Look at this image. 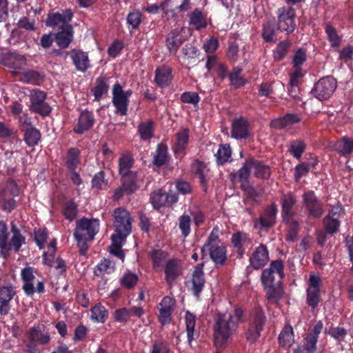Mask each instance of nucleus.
I'll list each match as a JSON object with an SVG mask.
<instances>
[{
  "instance_id": "obj_1",
  "label": "nucleus",
  "mask_w": 353,
  "mask_h": 353,
  "mask_svg": "<svg viewBox=\"0 0 353 353\" xmlns=\"http://www.w3.org/2000/svg\"><path fill=\"white\" fill-rule=\"evenodd\" d=\"M243 312L236 308L233 314L219 315L214 327V341L217 346L228 342L236 330L239 323L242 321Z\"/></svg>"
},
{
  "instance_id": "obj_2",
  "label": "nucleus",
  "mask_w": 353,
  "mask_h": 353,
  "mask_svg": "<svg viewBox=\"0 0 353 353\" xmlns=\"http://www.w3.org/2000/svg\"><path fill=\"white\" fill-rule=\"evenodd\" d=\"M46 252V265L49 266V274L55 276L62 275L67 270L65 261L56 254L57 241L54 239L50 241Z\"/></svg>"
},
{
  "instance_id": "obj_3",
  "label": "nucleus",
  "mask_w": 353,
  "mask_h": 353,
  "mask_svg": "<svg viewBox=\"0 0 353 353\" xmlns=\"http://www.w3.org/2000/svg\"><path fill=\"white\" fill-rule=\"evenodd\" d=\"M114 228L115 235L128 236L132 230V219L125 209L119 208L114 211Z\"/></svg>"
},
{
  "instance_id": "obj_4",
  "label": "nucleus",
  "mask_w": 353,
  "mask_h": 353,
  "mask_svg": "<svg viewBox=\"0 0 353 353\" xmlns=\"http://www.w3.org/2000/svg\"><path fill=\"white\" fill-rule=\"evenodd\" d=\"M99 230V221L98 219H88L83 218L77 223L74 232L75 239L81 240L88 238L92 240Z\"/></svg>"
},
{
  "instance_id": "obj_5",
  "label": "nucleus",
  "mask_w": 353,
  "mask_h": 353,
  "mask_svg": "<svg viewBox=\"0 0 353 353\" xmlns=\"http://www.w3.org/2000/svg\"><path fill=\"white\" fill-rule=\"evenodd\" d=\"M284 265L281 260L271 262L270 267L265 269L261 274L262 283H281L284 276Z\"/></svg>"
},
{
  "instance_id": "obj_6",
  "label": "nucleus",
  "mask_w": 353,
  "mask_h": 353,
  "mask_svg": "<svg viewBox=\"0 0 353 353\" xmlns=\"http://www.w3.org/2000/svg\"><path fill=\"white\" fill-rule=\"evenodd\" d=\"M43 330V324H39L30 329L27 344L28 353H43L44 347Z\"/></svg>"
},
{
  "instance_id": "obj_7",
  "label": "nucleus",
  "mask_w": 353,
  "mask_h": 353,
  "mask_svg": "<svg viewBox=\"0 0 353 353\" xmlns=\"http://www.w3.org/2000/svg\"><path fill=\"white\" fill-rule=\"evenodd\" d=\"M336 88V81L331 77L321 79L314 85L312 92L319 101L328 99Z\"/></svg>"
},
{
  "instance_id": "obj_8",
  "label": "nucleus",
  "mask_w": 353,
  "mask_h": 353,
  "mask_svg": "<svg viewBox=\"0 0 353 353\" xmlns=\"http://www.w3.org/2000/svg\"><path fill=\"white\" fill-rule=\"evenodd\" d=\"M278 26L281 31L292 33L296 28L295 10L291 7H282L278 11Z\"/></svg>"
},
{
  "instance_id": "obj_9",
  "label": "nucleus",
  "mask_w": 353,
  "mask_h": 353,
  "mask_svg": "<svg viewBox=\"0 0 353 353\" xmlns=\"http://www.w3.org/2000/svg\"><path fill=\"white\" fill-rule=\"evenodd\" d=\"M264 313L260 309L255 310L250 318V326L247 332V339L251 342H255L260 336V332L264 324Z\"/></svg>"
},
{
  "instance_id": "obj_10",
  "label": "nucleus",
  "mask_w": 353,
  "mask_h": 353,
  "mask_svg": "<svg viewBox=\"0 0 353 353\" xmlns=\"http://www.w3.org/2000/svg\"><path fill=\"white\" fill-rule=\"evenodd\" d=\"M322 284L321 279L319 276L310 274L308 280V287L307 288L306 301L308 305L315 308L321 301L320 288Z\"/></svg>"
},
{
  "instance_id": "obj_11",
  "label": "nucleus",
  "mask_w": 353,
  "mask_h": 353,
  "mask_svg": "<svg viewBox=\"0 0 353 353\" xmlns=\"http://www.w3.org/2000/svg\"><path fill=\"white\" fill-rule=\"evenodd\" d=\"M303 203L310 216L319 218L323 214V203L313 191H307L303 194Z\"/></svg>"
},
{
  "instance_id": "obj_12",
  "label": "nucleus",
  "mask_w": 353,
  "mask_h": 353,
  "mask_svg": "<svg viewBox=\"0 0 353 353\" xmlns=\"http://www.w3.org/2000/svg\"><path fill=\"white\" fill-rule=\"evenodd\" d=\"M16 295L15 288L12 284L0 285V315L6 316L11 310V301Z\"/></svg>"
},
{
  "instance_id": "obj_13",
  "label": "nucleus",
  "mask_w": 353,
  "mask_h": 353,
  "mask_svg": "<svg viewBox=\"0 0 353 353\" xmlns=\"http://www.w3.org/2000/svg\"><path fill=\"white\" fill-rule=\"evenodd\" d=\"M343 214L341 205L332 206L329 210L328 214L323 219V225L327 232L335 233L340 225V218Z\"/></svg>"
},
{
  "instance_id": "obj_14",
  "label": "nucleus",
  "mask_w": 353,
  "mask_h": 353,
  "mask_svg": "<svg viewBox=\"0 0 353 353\" xmlns=\"http://www.w3.org/2000/svg\"><path fill=\"white\" fill-rule=\"evenodd\" d=\"M11 232L12 233V236L10 241L8 242V240H7V251L0 252L1 256L4 259H7L10 256V251L12 250L15 252H18L22 245L26 243L25 236L21 234L19 229L13 222L11 223Z\"/></svg>"
},
{
  "instance_id": "obj_15",
  "label": "nucleus",
  "mask_w": 353,
  "mask_h": 353,
  "mask_svg": "<svg viewBox=\"0 0 353 353\" xmlns=\"http://www.w3.org/2000/svg\"><path fill=\"white\" fill-rule=\"evenodd\" d=\"M277 207L274 203L267 207L260 217L254 222V228L259 230L267 229L275 223Z\"/></svg>"
},
{
  "instance_id": "obj_16",
  "label": "nucleus",
  "mask_w": 353,
  "mask_h": 353,
  "mask_svg": "<svg viewBox=\"0 0 353 353\" xmlns=\"http://www.w3.org/2000/svg\"><path fill=\"white\" fill-rule=\"evenodd\" d=\"M129 100L123 94V88L117 82L112 88V103L117 108V112L124 116L127 114Z\"/></svg>"
},
{
  "instance_id": "obj_17",
  "label": "nucleus",
  "mask_w": 353,
  "mask_h": 353,
  "mask_svg": "<svg viewBox=\"0 0 353 353\" xmlns=\"http://www.w3.org/2000/svg\"><path fill=\"white\" fill-rule=\"evenodd\" d=\"M133 160L130 155H123L119 161V171L122 180H129L137 182V172L131 170Z\"/></svg>"
},
{
  "instance_id": "obj_18",
  "label": "nucleus",
  "mask_w": 353,
  "mask_h": 353,
  "mask_svg": "<svg viewBox=\"0 0 353 353\" xmlns=\"http://www.w3.org/2000/svg\"><path fill=\"white\" fill-rule=\"evenodd\" d=\"M269 261V252L267 247L261 244L256 248L250 257V264L255 270L263 267Z\"/></svg>"
},
{
  "instance_id": "obj_19",
  "label": "nucleus",
  "mask_w": 353,
  "mask_h": 353,
  "mask_svg": "<svg viewBox=\"0 0 353 353\" xmlns=\"http://www.w3.org/2000/svg\"><path fill=\"white\" fill-rule=\"evenodd\" d=\"M165 279L169 285H172L181 274L180 261L176 259L169 260L164 267Z\"/></svg>"
},
{
  "instance_id": "obj_20",
  "label": "nucleus",
  "mask_w": 353,
  "mask_h": 353,
  "mask_svg": "<svg viewBox=\"0 0 353 353\" xmlns=\"http://www.w3.org/2000/svg\"><path fill=\"white\" fill-rule=\"evenodd\" d=\"M70 58L77 70L85 72L91 67L88 54L80 50H72Z\"/></svg>"
},
{
  "instance_id": "obj_21",
  "label": "nucleus",
  "mask_w": 353,
  "mask_h": 353,
  "mask_svg": "<svg viewBox=\"0 0 353 353\" xmlns=\"http://www.w3.org/2000/svg\"><path fill=\"white\" fill-rule=\"evenodd\" d=\"M175 300L170 296H165L159 304V319L164 325L171 321V315L174 310Z\"/></svg>"
},
{
  "instance_id": "obj_22",
  "label": "nucleus",
  "mask_w": 353,
  "mask_h": 353,
  "mask_svg": "<svg viewBox=\"0 0 353 353\" xmlns=\"http://www.w3.org/2000/svg\"><path fill=\"white\" fill-rule=\"evenodd\" d=\"M73 17V12L70 9L62 10L61 12H57L52 14H49L48 20L46 21L48 26H55L58 25H68Z\"/></svg>"
},
{
  "instance_id": "obj_23",
  "label": "nucleus",
  "mask_w": 353,
  "mask_h": 353,
  "mask_svg": "<svg viewBox=\"0 0 353 353\" xmlns=\"http://www.w3.org/2000/svg\"><path fill=\"white\" fill-rule=\"evenodd\" d=\"M203 263L196 265L192 273L191 281L192 285V290L195 296H199L204 286L205 280L203 277Z\"/></svg>"
},
{
  "instance_id": "obj_24",
  "label": "nucleus",
  "mask_w": 353,
  "mask_h": 353,
  "mask_svg": "<svg viewBox=\"0 0 353 353\" xmlns=\"http://www.w3.org/2000/svg\"><path fill=\"white\" fill-rule=\"evenodd\" d=\"M249 136L248 123L241 117L235 119L232 125V137L236 139H245Z\"/></svg>"
},
{
  "instance_id": "obj_25",
  "label": "nucleus",
  "mask_w": 353,
  "mask_h": 353,
  "mask_svg": "<svg viewBox=\"0 0 353 353\" xmlns=\"http://www.w3.org/2000/svg\"><path fill=\"white\" fill-rule=\"evenodd\" d=\"M192 174L200 179L201 185L204 187L209 179V169L205 163L195 160L192 162L190 168Z\"/></svg>"
},
{
  "instance_id": "obj_26",
  "label": "nucleus",
  "mask_w": 353,
  "mask_h": 353,
  "mask_svg": "<svg viewBox=\"0 0 353 353\" xmlns=\"http://www.w3.org/2000/svg\"><path fill=\"white\" fill-rule=\"evenodd\" d=\"M94 119L92 114L88 111H83L81 113L77 124L74 128L77 134H83L88 130L94 124Z\"/></svg>"
},
{
  "instance_id": "obj_27",
  "label": "nucleus",
  "mask_w": 353,
  "mask_h": 353,
  "mask_svg": "<svg viewBox=\"0 0 353 353\" xmlns=\"http://www.w3.org/2000/svg\"><path fill=\"white\" fill-rule=\"evenodd\" d=\"M21 279L23 282V290L28 295H32L35 292V288L33 284L34 276L33 274V268L32 267H26L21 270Z\"/></svg>"
},
{
  "instance_id": "obj_28",
  "label": "nucleus",
  "mask_w": 353,
  "mask_h": 353,
  "mask_svg": "<svg viewBox=\"0 0 353 353\" xmlns=\"http://www.w3.org/2000/svg\"><path fill=\"white\" fill-rule=\"evenodd\" d=\"M58 46L68 48L72 40V27L70 25L62 26V30L54 35Z\"/></svg>"
},
{
  "instance_id": "obj_29",
  "label": "nucleus",
  "mask_w": 353,
  "mask_h": 353,
  "mask_svg": "<svg viewBox=\"0 0 353 353\" xmlns=\"http://www.w3.org/2000/svg\"><path fill=\"white\" fill-rule=\"evenodd\" d=\"M263 285L269 302L276 303L283 297V292L281 283H263Z\"/></svg>"
},
{
  "instance_id": "obj_30",
  "label": "nucleus",
  "mask_w": 353,
  "mask_h": 353,
  "mask_svg": "<svg viewBox=\"0 0 353 353\" xmlns=\"http://www.w3.org/2000/svg\"><path fill=\"white\" fill-rule=\"evenodd\" d=\"M30 109L32 112L44 117V92L34 90L31 95Z\"/></svg>"
},
{
  "instance_id": "obj_31",
  "label": "nucleus",
  "mask_w": 353,
  "mask_h": 353,
  "mask_svg": "<svg viewBox=\"0 0 353 353\" xmlns=\"http://www.w3.org/2000/svg\"><path fill=\"white\" fill-rule=\"evenodd\" d=\"M332 148L342 156L350 154L353 152V139L343 137L336 141Z\"/></svg>"
},
{
  "instance_id": "obj_32",
  "label": "nucleus",
  "mask_w": 353,
  "mask_h": 353,
  "mask_svg": "<svg viewBox=\"0 0 353 353\" xmlns=\"http://www.w3.org/2000/svg\"><path fill=\"white\" fill-rule=\"evenodd\" d=\"M155 82L159 87L168 86L172 79V70L167 67L157 68L155 72Z\"/></svg>"
},
{
  "instance_id": "obj_33",
  "label": "nucleus",
  "mask_w": 353,
  "mask_h": 353,
  "mask_svg": "<svg viewBox=\"0 0 353 353\" xmlns=\"http://www.w3.org/2000/svg\"><path fill=\"white\" fill-rule=\"evenodd\" d=\"M182 30L183 29L181 30L175 29L168 34L166 40V44L170 52L175 53L183 43L184 39L180 34Z\"/></svg>"
},
{
  "instance_id": "obj_34",
  "label": "nucleus",
  "mask_w": 353,
  "mask_h": 353,
  "mask_svg": "<svg viewBox=\"0 0 353 353\" xmlns=\"http://www.w3.org/2000/svg\"><path fill=\"white\" fill-rule=\"evenodd\" d=\"M127 236L112 234V243L110 247V252L123 261L125 254L121 249Z\"/></svg>"
},
{
  "instance_id": "obj_35",
  "label": "nucleus",
  "mask_w": 353,
  "mask_h": 353,
  "mask_svg": "<svg viewBox=\"0 0 353 353\" xmlns=\"http://www.w3.org/2000/svg\"><path fill=\"white\" fill-rule=\"evenodd\" d=\"M205 250L209 251L210 259L216 265H223L225 263L227 255L226 250L224 247L216 245L211 246L205 249Z\"/></svg>"
},
{
  "instance_id": "obj_36",
  "label": "nucleus",
  "mask_w": 353,
  "mask_h": 353,
  "mask_svg": "<svg viewBox=\"0 0 353 353\" xmlns=\"http://www.w3.org/2000/svg\"><path fill=\"white\" fill-rule=\"evenodd\" d=\"M137 189V185L136 181L122 180V185L115 190L114 199L119 200L125 194H132Z\"/></svg>"
},
{
  "instance_id": "obj_37",
  "label": "nucleus",
  "mask_w": 353,
  "mask_h": 353,
  "mask_svg": "<svg viewBox=\"0 0 353 353\" xmlns=\"http://www.w3.org/2000/svg\"><path fill=\"white\" fill-rule=\"evenodd\" d=\"M248 165H251L252 171L255 176L266 179L270 176V170L268 166L252 159H248Z\"/></svg>"
},
{
  "instance_id": "obj_38",
  "label": "nucleus",
  "mask_w": 353,
  "mask_h": 353,
  "mask_svg": "<svg viewBox=\"0 0 353 353\" xmlns=\"http://www.w3.org/2000/svg\"><path fill=\"white\" fill-rule=\"evenodd\" d=\"M296 198L292 193L285 194L282 196V214L284 217L292 216V207L296 203Z\"/></svg>"
},
{
  "instance_id": "obj_39",
  "label": "nucleus",
  "mask_w": 353,
  "mask_h": 353,
  "mask_svg": "<svg viewBox=\"0 0 353 353\" xmlns=\"http://www.w3.org/2000/svg\"><path fill=\"white\" fill-rule=\"evenodd\" d=\"M7 65L13 69L15 72H19L26 65L25 56L17 53H12L7 59Z\"/></svg>"
},
{
  "instance_id": "obj_40",
  "label": "nucleus",
  "mask_w": 353,
  "mask_h": 353,
  "mask_svg": "<svg viewBox=\"0 0 353 353\" xmlns=\"http://www.w3.org/2000/svg\"><path fill=\"white\" fill-rule=\"evenodd\" d=\"M80 163V151L75 148H70L66 156L65 164L71 171H74Z\"/></svg>"
},
{
  "instance_id": "obj_41",
  "label": "nucleus",
  "mask_w": 353,
  "mask_h": 353,
  "mask_svg": "<svg viewBox=\"0 0 353 353\" xmlns=\"http://www.w3.org/2000/svg\"><path fill=\"white\" fill-rule=\"evenodd\" d=\"M248 240L247 234L243 232H236L232 236V243L236 249L239 258H241L245 253L243 245L246 243Z\"/></svg>"
},
{
  "instance_id": "obj_42",
  "label": "nucleus",
  "mask_w": 353,
  "mask_h": 353,
  "mask_svg": "<svg viewBox=\"0 0 353 353\" xmlns=\"http://www.w3.org/2000/svg\"><path fill=\"white\" fill-rule=\"evenodd\" d=\"M306 148V143L303 140L294 139L290 141L288 147V151L292 157L296 159H300Z\"/></svg>"
},
{
  "instance_id": "obj_43",
  "label": "nucleus",
  "mask_w": 353,
  "mask_h": 353,
  "mask_svg": "<svg viewBox=\"0 0 353 353\" xmlns=\"http://www.w3.org/2000/svg\"><path fill=\"white\" fill-rule=\"evenodd\" d=\"M279 344L283 347H290L294 341L293 329L290 325H285L279 336Z\"/></svg>"
},
{
  "instance_id": "obj_44",
  "label": "nucleus",
  "mask_w": 353,
  "mask_h": 353,
  "mask_svg": "<svg viewBox=\"0 0 353 353\" xmlns=\"http://www.w3.org/2000/svg\"><path fill=\"white\" fill-rule=\"evenodd\" d=\"M190 24L194 27L196 30H201L207 26L205 17L201 11L196 9L190 14Z\"/></svg>"
},
{
  "instance_id": "obj_45",
  "label": "nucleus",
  "mask_w": 353,
  "mask_h": 353,
  "mask_svg": "<svg viewBox=\"0 0 353 353\" xmlns=\"http://www.w3.org/2000/svg\"><path fill=\"white\" fill-rule=\"evenodd\" d=\"M109 88L108 79L105 77H99L96 81V85L92 89L96 100L99 101L101 97L107 93Z\"/></svg>"
},
{
  "instance_id": "obj_46",
  "label": "nucleus",
  "mask_w": 353,
  "mask_h": 353,
  "mask_svg": "<svg viewBox=\"0 0 353 353\" xmlns=\"http://www.w3.org/2000/svg\"><path fill=\"white\" fill-rule=\"evenodd\" d=\"M189 140V132L186 129H183L176 134V141L174 147L176 154L182 153L185 149Z\"/></svg>"
},
{
  "instance_id": "obj_47",
  "label": "nucleus",
  "mask_w": 353,
  "mask_h": 353,
  "mask_svg": "<svg viewBox=\"0 0 353 353\" xmlns=\"http://www.w3.org/2000/svg\"><path fill=\"white\" fill-rule=\"evenodd\" d=\"M168 160V148L165 145L159 144L154 157L153 163L160 167L165 164Z\"/></svg>"
},
{
  "instance_id": "obj_48",
  "label": "nucleus",
  "mask_w": 353,
  "mask_h": 353,
  "mask_svg": "<svg viewBox=\"0 0 353 353\" xmlns=\"http://www.w3.org/2000/svg\"><path fill=\"white\" fill-rule=\"evenodd\" d=\"M21 130L24 131V141L29 146H34L37 144L41 137L38 130L30 126L27 129H21Z\"/></svg>"
},
{
  "instance_id": "obj_49",
  "label": "nucleus",
  "mask_w": 353,
  "mask_h": 353,
  "mask_svg": "<svg viewBox=\"0 0 353 353\" xmlns=\"http://www.w3.org/2000/svg\"><path fill=\"white\" fill-rule=\"evenodd\" d=\"M108 317V311L101 304H97L91 309V319L97 323H104Z\"/></svg>"
},
{
  "instance_id": "obj_50",
  "label": "nucleus",
  "mask_w": 353,
  "mask_h": 353,
  "mask_svg": "<svg viewBox=\"0 0 353 353\" xmlns=\"http://www.w3.org/2000/svg\"><path fill=\"white\" fill-rule=\"evenodd\" d=\"M22 75L21 79L28 83L41 85L44 81L43 76L35 70H26Z\"/></svg>"
},
{
  "instance_id": "obj_51",
  "label": "nucleus",
  "mask_w": 353,
  "mask_h": 353,
  "mask_svg": "<svg viewBox=\"0 0 353 353\" xmlns=\"http://www.w3.org/2000/svg\"><path fill=\"white\" fill-rule=\"evenodd\" d=\"M323 329V323L322 321H319L316 322L306 339V343L315 350L316 349V343L318 341L319 335L322 332Z\"/></svg>"
},
{
  "instance_id": "obj_52",
  "label": "nucleus",
  "mask_w": 353,
  "mask_h": 353,
  "mask_svg": "<svg viewBox=\"0 0 353 353\" xmlns=\"http://www.w3.org/2000/svg\"><path fill=\"white\" fill-rule=\"evenodd\" d=\"M115 270L114 263L109 259H103L97 266L94 274L97 276H101L105 274L112 273Z\"/></svg>"
},
{
  "instance_id": "obj_53",
  "label": "nucleus",
  "mask_w": 353,
  "mask_h": 353,
  "mask_svg": "<svg viewBox=\"0 0 353 353\" xmlns=\"http://www.w3.org/2000/svg\"><path fill=\"white\" fill-rule=\"evenodd\" d=\"M195 323H196L195 316L192 313H191L190 312H187L185 314V325H186L188 341L189 345H191L192 341L194 339Z\"/></svg>"
},
{
  "instance_id": "obj_54",
  "label": "nucleus",
  "mask_w": 353,
  "mask_h": 353,
  "mask_svg": "<svg viewBox=\"0 0 353 353\" xmlns=\"http://www.w3.org/2000/svg\"><path fill=\"white\" fill-rule=\"evenodd\" d=\"M150 201L155 208H159L169 201V196L165 192L159 190L152 193Z\"/></svg>"
},
{
  "instance_id": "obj_55",
  "label": "nucleus",
  "mask_w": 353,
  "mask_h": 353,
  "mask_svg": "<svg viewBox=\"0 0 353 353\" xmlns=\"http://www.w3.org/2000/svg\"><path fill=\"white\" fill-rule=\"evenodd\" d=\"M137 281V275L130 272H126L120 279L121 285L128 289L134 288Z\"/></svg>"
},
{
  "instance_id": "obj_56",
  "label": "nucleus",
  "mask_w": 353,
  "mask_h": 353,
  "mask_svg": "<svg viewBox=\"0 0 353 353\" xmlns=\"http://www.w3.org/2000/svg\"><path fill=\"white\" fill-rule=\"evenodd\" d=\"M139 132L141 138L143 140L150 139L153 136L154 126L150 121L141 123L139 125Z\"/></svg>"
},
{
  "instance_id": "obj_57",
  "label": "nucleus",
  "mask_w": 353,
  "mask_h": 353,
  "mask_svg": "<svg viewBox=\"0 0 353 353\" xmlns=\"http://www.w3.org/2000/svg\"><path fill=\"white\" fill-rule=\"evenodd\" d=\"M9 232L7 223L3 221H0V252H6L7 240H8Z\"/></svg>"
},
{
  "instance_id": "obj_58",
  "label": "nucleus",
  "mask_w": 353,
  "mask_h": 353,
  "mask_svg": "<svg viewBox=\"0 0 353 353\" xmlns=\"http://www.w3.org/2000/svg\"><path fill=\"white\" fill-rule=\"evenodd\" d=\"M215 156L219 164L225 163L231 157L230 147L228 145H221Z\"/></svg>"
},
{
  "instance_id": "obj_59",
  "label": "nucleus",
  "mask_w": 353,
  "mask_h": 353,
  "mask_svg": "<svg viewBox=\"0 0 353 353\" xmlns=\"http://www.w3.org/2000/svg\"><path fill=\"white\" fill-rule=\"evenodd\" d=\"M190 223L191 218L188 214H183L179 219V228L183 237H187L190 232Z\"/></svg>"
},
{
  "instance_id": "obj_60",
  "label": "nucleus",
  "mask_w": 353,
  "mask_h": 353,
  "mask_svg": "<svg viewBox=\"0 0 353 353\" xmlns=\"http://www.w3.org/2000/svg\"><path fill=\"white\" fill-rule=\"evenodd\" d=\"M241 70L234 68L229 75V79L232 85L239 88L245 84L243 78L241 76Z\"/></svg>"
},
{
  "instance_id": "obj_61",
  "label": "nucleus",
  "mask_w": 353,
  "mask_h": 353,
  "mask_svg": "<svg viewBox=\"0 0 353 353\" xmlns=\"http://www.w3.org/2000/svg\"><path fill=\"white\" fill-rule=\"evenodd\" d=\"M35 20L27 17H21L17 23V26L19 29H24L28 31L34 30Z\"/></svg>"
},
{
  "instance_id": "obj_62",
  "label": "nucleus",
  "mask_w": 353,
  "mask_h": 353,
  "mask_svg": "<svg viewBox=\"0 0 353 353\" xmlns=\"http://www.w3.org/2000/svg\"><path fill=\"white\" fill-rule=\"evenodd\" d=\"M1 201L2 203V210L8 213L11 212L17 208V202L13 198L6 197L4 194H1Z\"/></svg>"
},
{
  "instance_id": "obj_63",
  "label": "nucleus",
  "mask_w": 353,
  "mask_h": 353,
  "mask_svg": "<svg viewBox=\"0 0 353 353\" xmlns=\"http://www.w3.org/2000/svg\"><path fill=\"white\" fill-rule=\"evenodd\" d=\"M290 43L288 41H282L278 44L274 51V57L276 60H281L287 54Z\"/></svg>"
},
{
  "instance_id": "obj_64",
  "label": "nucleus",
  "mask_w": 353,
  "mask_h": 353,
  "mask_svg": "<svg viewBox=\"0 0 353 353\" xmlns=\"http://www.w3.org/2000/svg\"><path fill=\"white\" fill-rule=\"evenodd\" d=\"M325 32L330 41L331 42L332 46L338 47L340 45L341 39L338 36L335 28L331 26H327L325 28Z\"/></svg>"
}]
</instances>
